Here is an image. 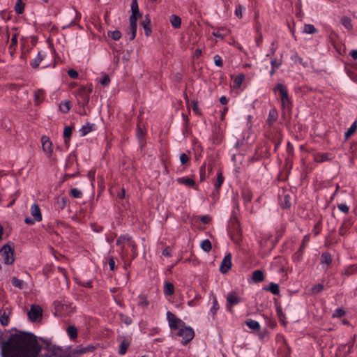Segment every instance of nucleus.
<instances>
[{
	"instance_id": "f257e3e1",
	"label": "nucleus",
	"mask_w": 357,
	"mask_h": 357,
	"mask_svg": "<svg viewBox=\"0 0 357 357\" xmlns=\"http://www.w3.org/2000/svg\"><path fill=\"white\" fill-rule=\"evenodd\" d=\"M0 347L1 357H37L41 350L37 337L22 331L11 334L6 341L0 334Z\"/></svg>"
},
{
	"instance_id": "f03ea898",
	"label": "nucleus",
	"mask_w": 357,
	"mask_h": 357,
	"mask_svg": "<svg viewBox=\"0 0 357 357\" xmlns=\"http://www.w3.org/2000/svg\"><path fill=\"white\" fill-rule=\"evenodd\" d=\"M0 261L5 264H12L14 261V250L9 245H4L0 250Z\"/></svg>"
},
{
	"instance_id": "7ed1b4c3",
	"label": "nucleus",
	"mask_w": 357,
	"mask_h": 357,
	"mask_svg": "<svg viewBox=\"0 0 357 357\" xmlns=\"http://www.w3.org/2000/svg\"><path fill=\"white\" fill-rule=\"evenodd\" d=\"M177 335L182 337L181 343L183 344H187L195 337V332L191 327L184 325L178 329Z\"/></svg>"
},
{
	"instance_id": "20e7f679",
	"label": "nucleus",
	"mask_w": 357,
	"mask_h": 357,
	"mask_svg": "<svg viewBox=\"0 0 357 357\" xmlns=\"http://www.w3.org/2000/svg\"><path fill=\"white\" fill-rule=\"evenodd\" d=\"M273 90L275 92L276 91L280 92L282 107L284 108H289L291 102L289 97L288 91L286 86L282 84H278Z\"/></svg>"
},
{
	"instance_id": "39448f33",
	"label": "nucleus",
	"mask_w": 357,
	"mask_h": 357,
	"mask_svg": "<svg viewBox=\"0 0 357 357\" xmlns=\"http://www.w3.org/2000/svg\"><path fill=\"white\" fill-rule=\"evenodd\" d=\"M30 211L33 218L26 217L24 220V222L26 224L33 225L36 222H40L42 220L41 211L37 204H34L31 206Z\"/></svg>"
},
{
	"instance_id": "423d86ee",
	"label": "nucleus",
	"mask_w": 357,
	"mask_h": 357,
	"mask_svg": "<svg viewBox=\"0 0 357 357\" xmlns=\"http://www.w3.org/2000/svg\"><path fill=\"white\" fill-rule=\"evenodd\" d=\"M27 314L30 321H36L42 317L43 309L38 305H32Z\"/></svg>"
},
{
	"instance_id": "0eeeda50",
	"label": "nucleus",
	"mask_w": 357,
	"mask_h": 357,
	"mask_svg": "<svg viewBox=\"0 0 357 357\" xmlns=\"http://www.w3.org/2000/svg\"><path fill=\"white\" fill-rule=\"evenodd\" d=\"M167 317L171 329H179L184 326L185 323L181 319L176 317L173 313L168 312Z\"/></svg>"
},
{
	"instance_id": "6e6552de",
	"label": "nucleus",
	"mask_w": 357,
	"mask_h": 357,
	"mask_svg": "<svg viewBox=\"0 0 357 357\" xmlns=\"http://www.w3.org/2000/svg\"><path fill=\"white\" fill-rule=\"evenodd\" d=\"M41 142L43 151L46 153L47 157L52 158L53 149L52 142L50 139L47 136H43L41 138Z\"/></svg>"
},
{
	"instance_id": "1a4fd4ad",
	"label": "nucleus",
	"mask_w": 357,
	"mask_h": 357,
	"mask_svg": "<svg viewBox=\"0 0 357 357\" xmlns=\"http://www.w3.org/2000/svg\"><path fill=\"white\" fill-rule=\"evenodd\" d=\"M241 302V298L238 296L236 292H231L227 296V307L228 310L231 312L232 307L238 304Z\"/></svg>"
},
{
	"instance_id": "9d476101",
	"label": "nucleus",
	"mask_w": 357,
	"mask_h": 357,
	"mask_svg": "<svg viewBox=\"0 0 357 357\" xmlns=\"http://www.w3.org/2000/svg\"><path fill=\"white\" fill-rule=\"evenodd\" d=\"M12 314V308L10 307L0 310V323L2 326H8Z\"/></svg>"
},
{
	"instance_id": "9b49d317",
	"label": "nucleus",
	"mask_w": 357,
	"mask_h": 357,
	"mask_svg": "<svg viewBox=\"0 0 357 357\" xmlns=\"http://www.w3.org/2000/svg\"><path fill=\"white\" fill-rule=\"evenodd\" d=\"M231 268V254L228 253L223 258L220 266V271L222 273H227Z\"/></svg>"
},
{
	"instance_id": "f8f14e48",
	"label": "nucleus",
	"mask_w": 357,
	"mask_h": 357,
	"mask_svg": "<svg viewBox=\"0 0 357 357\" xmlns=\"http://www.w3.org/2000/svg\"><path fill=\"white\" fill-rule=\"evenodd\" d=\"M131 12L132 15L129 17V20L137 22V20L142 17L138 6L137 0H132L131 2Z\"/></svg>"
},
{
	"instance_id": "ddd939ff",
	"label": "nucleus",
	"mask_w": 357,
	"mask_h": 357,
	"mask_svg": "<svg viewBox=\"0 0 357 357\" xmlns=\"http://www.w3.org/2000/svg\"><path fill=\"white\" fill-rule=\"evenodd\" d=\"M130 26L127 30V34L130 36V40H132L135 38L137 33V22L129 20Z\"/></svg>"
},
{
	"instance_id": "4468645a",
	"label": "nucleus",
	"mask_w": 357,
	"mask_h": 357,
	"mask_svg": "<svg viewBox=\"0 0 357 357\" xmlns=\"http://www.w3.org/2000/svg\"><path fill=\"white\" fill-rule=\"evenodd\" d=\"M177 182L180 184H183L188 187L196 188V185L195 181L188 177H181L177 178Z\"/></svg>"
},
{
	"instance_id": "2eb2a0df",
	"label": "nucleus",
	"mask_w": 357,
	"mask_h": 357,
	"mask_svg": "<svg viewBox=\"0 0 357 357\" xmlns=\"http://www.w3.org/2000/svg\"><path fill=\"white\" fill-rule=\"evenodd\" d=\"M94 349H95V347L93 346H88L86 347L77 348L72 351V355L76 356V355L82 354H84L86 352L93 351L94 350Z\"/></svg>"
},
{
	"instance_id": "dca6fc26",
	"label": "nucleus",
	"mask_w": 357,
	"mask_h": 357,
	"mask_svg": "<svg viewBox=\"0 0 357 357\" xmlns=\"http://www.w3.org/2000/svg\"><path fill=\"white\" fill-rule=\"evenodd\" d=\"M142 26L144 29L145 35L149 36L151 33V21L148 15L146 16L145 19L141 22Z\"/></svg>"
},
{
	"instance_id": "f3484780",
	"label": "nucleus",
	"mask_w": 357,
	"mask_h": 357,
	"mask_svg": "<svg viewBox=\"0 0 357 357\" xmlns=\"http://www.w3.org/2000/svg\"><path fill=\"white\" fill-rule=\"evenodd\" d=\"M252 279L255 282H260L264 280V272L261 270H256L252 273Z\"/></svg>"
},
{
	"instance_id": "a211bd4d",
	"label": "nucleus",
	"mask_w": 357,
	"mask_h": 357,
	"mask_svg": "<svg viewBox=\"0 0 357 357\" xmlns=\"http://www.w3.org/2000/svg\"><path fill=\"white\" fill-rule=\"evenodd\" d=\"M73 127L67 126L65 128L63 131L64 143L66 146H68L70 143V138L72 135Z\"/></svg>"
},
{
	"instance_id": "6ab92c4d",
	"label": "nucleus",
	"mask_w": 357,
	"mask_h": 357,
	"mask_svg": "<svg viewBox=\"0 0 357 357\" xmlns=\"http://www.w3.org/2000/svg\"><path fill=\"white\" fill-rule=\"evenodd\" d=\"M332 262V257L331 255L328 252H324L321 256V264H326L327 267Z\"/></svg>"
},
{
	"instance_id": "aec40b11",
	"label": "nucleus",
	"mask_w": 357,
	"mask_h": 357,
	"mask_svg": "<svg viewBox=\"0 0 357 357\" xmlns=\"http://www.w3.org/2000/svg\"><path fill=\"white\" fill-rule=\"evenodd\" d=\"M280 204L284 209L289 208L291 206L290 196L289 195H284L283 197L281 198Z\"/></svg>"
},
{
	"instance_id": "412c9836",
	"label": "nucleus",
	"mask_w": 357,
	"mask_h": 357,
	"mask_svg": "<svg viewBox=\"0 0 357 357\" xmlns=\"http://www.w3.org/2000/svg\"><path fill=\"white\" fill-rule=\"evenodd\" d=\"M170 22L174 28L178 29L181 24V19L177 15H172L170 17Z\"/></svg>"
},
{
	"instance_id": "4be33fe9",
	"label": "nucleus",
	"mask_w": 357,
	"mask_h": 357,
	"mask_svg": "<svg viewBox=\"0 0 357 357\" xmlns=\"http://www.w3.org/2000/svg\"><path fill=\"white\" fill-rule=\"evenodd\" d=\"M164 294L166 296H171L174 292V286L171 282H166L164 285Z\"/></svg>"
},
{
	"instance_id": "5701e85b",
	"label": "nucleus",
	"mask_w": 357,
	"mask_h": 357,
	"mask_svg": "<svg viewBox=\"0 0 357 357\" xmlns=\"http://www.w3.org/2000/svg\"><path fill=\"white\" fill-rule=\"evenodd\" d=\"M278 119V112L275 109H271L268 114L267 123L271 126Z\"/></svg>"
},
{
	"instance_id": "b1692460",
	"label": "nucleus",
	"mask_w": 357,
	"mask_h": 357,
	"mask_svg": "<svg viewBox=\"0 0 357 357\" xmlns=\"http://www.w3.org/2000/svg\"><path fill=\"white\" fill-rule=\"evenodd\" d=\"M246 325L252 330L259 331L260 325L258 321L252 320L251 319L246 321Z\"/></svg>"
},
{
	"instance_id": "393cba45",
	"label": "nucleus",
	"mask_w": 357,
	"mask_h": 357,
	"mask_svg": "<svg viewBox=\"0 0 357 357\" xmlns=\"http://www.w3.org/2000/svg\"><path fill=\"white\" fill-rule=\"evenodd\" d=\"M264 289L271 291L274 295H278L280 293L278 284L273 282H271L268 287H266Z\"/></svg>"
},
{
	"instance_id": "a878e982",
	"label": "nucleus",
	"mask_w": 357,
	"mask_h": 357,
	"mask_svg": "<svg viewBox=\"0 0 357 357\" xmlns=\"http://www.w3.org/2000/svg\"><path fill=\"white\" fill-rule=\"evenodd\" d=\"M43 59L44 56L41 54L40 52H38L37 56L34 59L33 61L31 62V66L33 68H38L41 61L43 60Z\"/></svg>"
},
{
	"instance_id": "bb28decb",
	"label": "nucleus",
	"mask_w": 357,
	"mask_h": 357,
	"mask_svg": "<svg viewBox=\"0 0 357 357\" xmlns=\"http://www.w3.org/2000/svg\"><path fill=\"white\" fill-rule=\"evenodd\" d=\"M93 124H91L89 123H86L85 125L82 126V127L80 129V132L82 133V136L86 135L88 133L91 132L93 130Z\"/></svg>"
},
{
	"instance_id": "cd10ccee",
	"label": "nucleus",
	"mask_w": 357,
	"mask_h": 357,
	"mask_svg": "<svg viewBox=\"0 0 357 357\" xmlns=\"http://www.w3.org/2000/svg\"><path fill=\"white\" fill-rule=\"evenodd\" d=\"M24 3L22 2V0H17V2L15 6V11L17 14H22L24 11Z\"/></svg>"
},
{
	"instance_id": "c85d7f7f",
	"label": "nucleus",
	"mask_w": 357,
	"mask_h": 357,
	"mask_svg": "<svg viewBox=\"0 0 357 357\" xmlns=\"http://www.w3.org/2000/svg\"><path fill=\"white\" fill-rule=\"evenodd\" d=\"M139 301H138V305L146 308L149 305V301L147 300V296L146 295H139L138 297Z\"/></svg>"
},
{
	"instance_id": "c756f323",
	"label": "nucleus",
	"mask_w": 357,
	"mask_h": 357,
	"mask_svg": "<svg viewBox=\"0 0 357 357\" xmlns=\"http://www.w3.org/2000/svg\"><path fill=\"white\" fill-rule=\"evenodd\" d=\"M129 345H130L129 342H128L125 340H122L121 342V344H120L119 350V354L124 355L126 353Z\"/></svg>"
},
{
	"instance_id": "7c9ffc66",
	"label": "nucleus",
	"mask_w": 357,
	"mask_h": 357,
	"mask_svg": "<svg viewBox=\"0 0 357 357\" xmlns=\"http://www.w3.org/2000/svg\"><path fill=\"white\" fill-rule=\"evenodd\" d=\"M342 24L348 30L352 29L351 20L349 17L344 16L341 18Z\"/></svg>"
},
{
	"instance_id": "2f4dec72",
	"label": "nucleus",
	"mask_w": 357,
	"mask_h": 357,
	"mask_svg": "<svg viewBox=\"0 0 357 357\" xmlns=\"http://www.w3.org/2000/svg\"><path fill=\"white\" fill-rule=\"evenodd\" d=\"M200 246L202 249L206 252H210L212 248L211 243L208 239L202 241Z\"/></svg>"
},
{
	"instance_id": "473e14b6",
	"label": "nucleus",
	"mask_w": 357,
	"mask_h": 357,
	"mask_svg": "<svg viewBox=\"0 0 357 357\" xmlns=\"http://www.w3.org/2000/svg\"><path fill=\"white\" fill-rule=\"evenodd\" d=\"M70 101H65L61 102L59 105V109L63 113H68L69 110L70 109Z\"/></svg>"
},
{
	"instance_id": "72a5a7b5",
	"label": "nucleus",
	"mask_w": 357,
	"mask_h": 357,
	"mask_svg": "<svg viewBox=\"0 0 357 357\" xmlns=\"http://www.w3.org/2000/svg\"><path fill=\"white\" fill-rule=\"evenodd\" d=\"M223 182H224L223 175H222V172H219L217 175V180L215 183V189L218 191L222 185Z\"/></svg>"
},
{
	"instance_id": "f704fd0d",
	"label": "nucleus",
	"mask_w": 357,
	"mask_h": 357,
	"mask_svg": "<svg viewBox=\"0 0 357 357\" xmlns=\"http://www.w3.org/2000/svg\"><path fill=\"white\" fill-rule=\"evenodd\" d=\"M131 238L126 235H121L119 237V238L116 241V245H122L125 243H128L130 241Z\"/></svg>"
},
{
	"instance_id": "c9c22d12",
	"label": "nucleus",
	"mask_w": 357,
	"mask_h": 357,
	"mask_svg": "<svg viewBox=\"0 0 357 357\" xmlns=\"http://www.w3.org/2000/svg\"><path fill=\"white\" fill-rule=\"evenodd\" d=\"M357 129V123L354 122L351 126V127L348 129V130L345 132V138L349 139L356 131Z\"/></svg>"
},
{
	"instance_id": "e433bc0d",
	"label": "nucleus",
	"mask_w": 357,
	"mask_h": 357,
	"mask_svg": "<svg viewBox=\"0 0 357 357\" xmlns=\"http://www.w3.org/2000/svg\"><path fill=\"white\" fill-rule=\"evenodd\" d=\"M245 76L243 74H240L238 76H236L234 80V86L236 88H239L243 80H244Z\"/></svg>"
},
{
	"instance_id": "4c0bfd02",
	"label": "nucleus",
	"mask_w": 357,
	"mask_h": 357,
	"mask_svg": "<svg viewBox=\"0 0 357 357\" xmlns=\"http://www.w3.org/2000/svg\"><path fill=\"white\" fill-rule=\"evenodd\" d=\"M304 32L308 34H313L317 32V29L312 24H305Z\"/></svg>"
},
{
	"instance_id": "58836bf2",
	"label": "nucleus",
	"mask_w": 357,
	"mask_h": 357,
	"mask_svg": "<svg viewBox=\"0 0 357 357\" xmlns=\"http://www.w3.org/2000/svg\"><path fill=\"white\" fill-rule=\"evenodd\" d=\"M67 332L71 339H75L77 336V328L73 326H69L67 329Z\"/></svg>"
},
{
	"instance_id": "ea45409f",
	"label": "nucleus",
	"mask_w": 357,
	"mask_h": 357,
	"mask_svg": "<svg viewBox=\"0 0 357 357\" xmlns=\"http://www.w3.org/2000/svg\"><path fill=\"white\" fill-rule=\"evenodd\" d=\"M108 36L114 39V40H118L121 37V33L119 30L109 31Z\"/></svg>"
},
{
	"instance_id": "a19ab883",
	"label": "nucleus",
	"mask_w": 357,
	"mask_h": 357,
	"mask_svg": "<svg viewBox=\"0 0 357 357\" xmlns=\"http://www.w3.org/2000/svg\"><path fill=\"white\" fill-rule=\"evenodd\" d=\"M66 202H67L66 197H59L56 201V204L58 206V208L60 209H63L66 205Z\"/></svg>"
},
{
	"instance_id": "79ce46f5",
	"label": "nucleus",
	"mask_w": 357,
	"mask_h": 357,
	"mask_svg": "<svg viewBox=\"0 0 357 357\" xmlns=\"http://www.w3.org/2000/svg\"><path fill=\"white\" fill-rule=\"evenodd\" d=\"M12 284L15 287H18L20 289H22L23 288V284H24V282L20 279H18L16 277H13L12 278Z\"/></svg>"
},
{
	"instance_id": "37998d69",
	"label": "nucleus",
	"mask_w": 357,
	"mask_h": 357,
	"mask_svg": "<svg viewBox=\"0 0 357 357\" xmlns=\"http://www.w3.org/2000/svg\"><path fill=\"white\" fill-rule=\"evenodd\" d=\"M282 59L273 58L271 61L272 68H278L282 65Z\"/></svg>"
},
{
	"instance_id": "c03bdc74",
	"label": "nucleus",
	"mask_w": 357,
	"mask_h": 357,
	"mask_svg": "<svg viewBox=\"0 0 357 357\" xmlns=\"http://www.w3.org/2000/svg\"><path fill=\"white\" fill-rule=\"evenodd\" d=\"M219 307H220V306H219V304L218 303V301H217L216 298L214 296L213 299V306L211 308V312L213 314V315H215L216 314V312L218 310Z\"/></svg>"
},
{
	"instance_id": "a18cd8bd",
	"label": "nucleus",
	"mask_w": 357,
	"mask_h": 357,
	"mask_svg": "<svg viewBox=\"0 0 357 357\" xmlns=\"http://www.w3.org/2000/svg\"><path fill=\"white\" fill-rule=\"evenodd\" d=\"M324 289V285L321 284H318L313 286L311 289L312 294H317L322 291Z\"/></svg>"
},
{
	"instance_id": "49530a36",
	"label": "nucleus",
	"mask_w": 357,
	"mask_h": 357,
	"mask_svg": "<svg viewBox=\"0 0 357 357\" xmlns=\"http://www.w3.org/2000/svg\"><path fill=\"white\" fill-rule=\"evenodd\" d=\"M70 194L74 198H80L82 195V192L77 188H72Z\"/></svg>"
},
{
	"instance_id": "de8ad7c7",
	"label": "nucleus",
	"mask_w": 357,
	"mask_h": 357,
	"mask_svg": "<svg viewBox=\"0 0 357 357\" xmlns=\"http://www.w3.org/2000/svg\"><path fill=\"white\" fill-rule=\"evenodd\" d=\"M44 91L42 90H38L34 93V98L36 102H39L40 99L43 98Z\"/></svg>"
},
{
	"instance_id": "09e8293b",
	"label": "nucleus",
	"mask_w": 357,
	"mask_h": 357,
	"mask_svg": "<svg viewBox=\"0 0 357 357\" xmlns=\"http://www.w3.org/2000/svg\"><path fill=\"white\" fill-rule=\"evenodd\" d=\"M206 176V164H203L199 169L200 181H203L205 179Z\"/></svg>"
},
{
	"instance_id": "8fccbe9b",
	"label": "nucleus",
	"mask_w": 357,
	"mask_h": 357,
	"mask_svg": "<svg viewBox=\"0 0 357 357\" xmlns=\"http://www.w3.org/2000/svg\"><path fill=\"white\" fill-rule=\"evenodd\" d=\"M190 161V158L186 153H182L180 155V162L181 165H185Z\"/></svg>"
},
{
	"instance_id": "3c124183",
	"label": "nucleus",
	"mask_w": 357,
	"mask_h": 357,
	"mask_svg": "<svg viewBox=\"0 0 357 357\" xmlns=\"http://www.w3.org/2000/svg\"><path fill=\"white\" fill-rule=\"evenodd\" d=\"M137 136L139 140H142L144 136V132L139 124L137 125Z\"/></svg>"
},
{
	"instance_id": "603ef678",
	"label": "nucleus",
	"mask_w": 357,
	"mask_h": 357,
	"mask_svg": "<svg viewBox=\"0 0 357 357\" xmlns=\"http://www.w3.org/2000/svg\"><path fill=\"white\" fill-rule=\"evenodd\" d=\"M345 314V311L342 308H337L333 314V317H342Z\"/></svg>"
},
{
	"instance_id": "864d4df0",
	"label": "nucleus",
	"mask_w": 357,
	"mask_h": 357,
	"mask_svg": "<svg viewBox=\"0 0 357 357\" xmlns=\"http://www.w3.org/2000/svg\"><path fill=\"white\" fill-rule=\"evenodd\" d=\"M337 208L341 211L342 212L344 213H347L349 211V206L345 204H340L337 205Z\"/></svg>"
},
{
	"instance_id": "5fc2aeb1",
	"label": "nucleus",
	"mask_w": 357,
	"mask_h": 357,
	"mask_svg": "<svg viewBox=\"0 0 357 357\" xmlns=\"http://www.w3.org/2000/svg\"><path fill=\"white\" fill-rule=\"evenodd\" d=\"M214 62H215V64L218 67H222L223 65L222 58L219 55H215L214 56Z\"/></svg>"
},
{
	"instance_id": "6e6d98bb",
	"label": "nucleus",
	"mask_w": 357,
	"mask_h": 357,
	"mask_svg": "<svg viewBox=\"0 0 357 357\" xmlns=\"http://www.w3.org/2000/svg\"><path fill=\"white\" fill-rule=\"evenodd\" d=\"M129 245L132 248V252L133 253V258H135L137 256V245H135V243L132 241H130L129 242Z\"/></svg>"
},
{
	"instance_id": "4d7b16f0",
	"label": "nucleus",
	"mask_w": 357,
	"mask_h": 357,
	"mask_svg": "<svg viewBox=\"0 0 357 357\" xmlns=\"http://www.w3.org/2000/svg\"><path fill=\"white\" fill-rule=\"evenodd\" d=\"M235 15L241 18L243 16V7L241 5H238L236 6L235 10Z\"/></svg>"
},
{
	"instance_id": "13d9d810",
	"label": "nucleus",
	"mask_w": 357,
	"mask_h": 357,
	"mask_svg": "<svg viewBox=\"0 0 357 357\" xmlns=\"http://www.w3.org/2000/svg\"><path fill=\"white\" fill-rule=\"evenodd\" d=\"M68 74L69 77L72 79H77L79 76L78 73L73 69H70L68 71Z\"/></svg>"
},
{
	"instance_id": "bf43d9fd",
	"label": "nucleus",
	"mask_w": 357,
	"mask_h": 357,
	"mask_svg": "<svg viewBox=\"0 0 357 357\" xmlns=\"http://www.w3.org/2000/svg\"><path fill=\"white\" fill-rule=\"evenodd\" d=\"M110 82V79L108 75H105L102 79L100 80V83L102 85L107 86Z\"/></svg>"
},
{
	"instance_id": "052dcab7",
	"label": "nucleus",
	"mask_w": 357,
	"mask_h": 357,
	"mask_svg": "<svg viewBox=\"0 0 357 357\" xmlns=\"http://www.w3.org/2000/svg\"><path fill=\"white\" fill-rule=\"evenodd\" d=\"M17 44V35L15 34L13 36V38L11 39V43L10 45L9 48L12 49L13 47H15Z\"/></svg>"
},
{
	"instance_id": "680f3d73",
	"label": "nucleus",
	"mask_w": 357,
	"mask_h": 357,
	"mask_svg": "<svg viewBox=\"0 0 357 357\" xmlns=\"http://www.w3.org/2000/svg\"><path fill=\"white\" fill-rule=\"evenodd\" d=\"M192 109L193 111L197 114H200V111L199 109V107H198V102L197 101H192Z\"/></svg>"
},
{
	"instance_id": "e2e57ef3",
	"label": "nucleus",
	"mask_w": 357,
	"mask_h": 357,
	"mask_svg": "<svg viewBox=\"0 0 357 357\" xmlns=\"http://www.w3.org/2000/svg\"><path fill=\"white\" fill-rule=\"evenodd\" d=\"M200 220L204 224H208L211 221V218L209 215H202L200 218Z\"/></svg>"
},
{
	"instance_id": "0e129e2a",
	"label": "nucleus",
	"mask_w": 357,
	"mask_h": 357,
	"mask_svg": "<svg viewBox=\"0 0 357 357\" xmlns=\"http://www.w3.org/2000/svg\"><path fill=\"white\" fill-rule=\"evenodd\" d=\"M108 264H109L110 270L114 271L115 268V261L112 257L109 258Z\"/></svg>"
},
{
	"instance_id": "69168bd1",
	"label": "nucleus",
	"mask_w": 357,
	"mask_h": 357,
	"mask_svg": "<svg viewBox=\"0 0 357 357\" xmlns=\"http://www.w3.org/2000/svg\"><path fill=\"white\" fill-rule=\"evenodd\" d=\"M243 197L245 199V200H246L247 202H250L251 199H252V195L250 192H244L243 194Z\"/></svg>"
},
{
	"instance_id": "338daca9",
	"label": "nucleus",
	"mask_w": 357,
	"mask_h": 357,
	"mask_svg": "<svg viewBox=\"0 0 357 357\" xmlns=\"http://www.w3.org/2000/svg\"><path fill=\"white\" fill-rule=\"evenodd\" d=\"M162 255L165 257H170L171 248L169 247H166L162 251Z\"/></svg>"
},
{
	"instance_id": "774afa93",
	"label": "nucleus",
	"mask_w": 357,
	"mask_h": 357,
	"mask_svg": "<svg viewBox=\"0 0 357 357\" xmlns=\"http://www.w3.org/2000/svg\"><path fill=\"white\" fill-rule=\"evenodd\" d=\"M277 314H278V316L280 320L281 321L282 319L284 317V314L282 311V308L280 307H277Z\"/></svg>"
}]
</instances>
